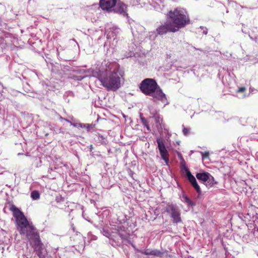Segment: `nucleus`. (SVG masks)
<instances>
[{
    "instance_id": "bb28decb",
    "label": "nucleus",
    "mask_w": 258,
    "mask_h": 258,
    "mask_svg": "<svg viewBox=\"0 0 258 258\" xmlns=\"http://www.w3.org/2000/svg\"><path fill=\"white\" fill-rule=\"evenodd\" d=\"M183 133L184 135H187L189 133V130L187 128L184 127L183 129Z\"/></svg>"
},
{
    "instance_id": "6e6552de",
    "label": "nucleus",
    "mask_w": 258,
    "mask_h": 258,
    "mask_svg": "<svg viewBox=\"0 0 258 258\" xmlns=\"http://www.w3.org/2000/svg\"><path fill=\"white\" fill-rule=\"evenodd\" d=\"M111 12L118 14L123 16L127 15V5L120 0H117L116 4L111 10Z\"/></svg>"
},
{
    "instance_id": "4468645a",
    "label": "nucleus",
    "mask_w": 258,
    "mask_h": 258,
    "mask_svg": "<svg viewBox=\"0 0 258 258\" xmlns=\"http://www.w3.org/2000/svg\"><path fill=\"white\" fill-rule=\"evenodd\" d=\"M186 176L188 180L190 182L192 186L196 189L197 192L200 194L201 192L200 186L198 185L195 177L191 174V172L188 170L187 168H186Z\"/></svg>"
},
{
    "instance_id": "f03ea898",
    "label": "nucleus",
    "mask_w": 258,
    "mask_h": 258,
    "mask_svg": "<svg viewBox=\"0 0 258 258\" xmlns=\"http://www.w3.org/2000/svg\"><path fill=\"white\" fill-rule=\"evenodd\" d=\"M167 17L176 32L190 23L189 16L186 10L183 8H177L169 11Z\"/></svg>"
},
{
    "instance_id": "ddd939ff",
    "label": "nucleus",
    "mask_w": 258,
    "mask_h": 258,
    "mask_svg": "<svg viewBox=\"0 0 258 258\" xmlns=\"http://www.w3.org/2000/svg\"><path fill=\"white\" fill-rule=\"evenodd\" d=\"M37 232L36 228L34 227L32 223L27 224L24 227V231L20 233L21 235H25L27 238L33 236L34 234Z\"/></svg>"
},
{
    "instance_id": "393cba45",
    "label": "nucleus",
    "mask_w": 258,
    "mask_h": 258,
    "mask_svg": "<svg viewBox=\"0 0 258 258\" xmlns=\"http://www.w3.org/2000/svg\"><path fill=\"white\" fill-rule=\"evenodd\" d=\"M118 229L120 230V232H125V228L123 226H117L116 230L118 231Z\"/></svg>"
},
{
    "instance_id": "dca6fc26",
    "label": "nucleus",
    "mask_w": 258,
    "mask_h": 258,
    "mask_svg": "<svg viewBox=\"0 0 258 258\" xmlns=\"http://www.w3.org/2000/svg\"><path fill=\"white\" fill-rule=\"evenodd\" d=\"M209 173L208 172H202L198 173L196 174L197 179L199 180L202 181L204 183L206 182L207 180L209 179Z\"/></svg>"
},
{
    "instance_id": "9b49d317",
    "label": "nucleus",
    "mask_w": 258,
    "mask_h": 258,
    "mask_svg": "<svg viewBox=\"0 0 258 258\" xmlns=\"http://www.w3.org/2000/svg\"><path fill=\"white\" fill-rule=\"evenodd\" d=\"M117 0H100L99 6L102 10L106 11L108 13L111 12L114 5L116 4Z\"/></svg>"
},
{
    "instance_id": "7ed1b4c3",
    "label": "nucleus",
    "mask_w": 258,
    "mask_h": 258,
    "mask_svg": "<svg viewBox=\"0 0 258 258\" xmlns=\"http://www.w3.org/2000/svg\"><path fill=\"white\" fill-rule=\"evenodd\" d=\"M9 210L13 213V215L15 218V223L17 229L20 234L24 231V227L29 224L30 222L24 215V213L20 210L15 205L11 204Z\"/></svg>"
},
{
    "instance_id": "5701e85b",
    "label": "nucleus",
    "mask_w": 258,
    "mask_h": 258,
    "mask_svg": "<svg viewBox=\"0 0 258 258\" xmlns=\"http://www.w3.org/2000/svg\"><path fill=\"white\" fill-rule=\"evenodd\" d=\"M246 90V88L245 87H240L239 88L237 91V92H238V93H241V92H245Z\"/></svg>"
},
{
    "instance_id": "6ab92c4d",
    "label": "nucleus",
    "mask_w": 258,
    "mask_h": 258,
    "mask_svg": "<svg viewBox=\"0 0 258 258\" xmlns=\"http://www.w3.org/2000/svg\"><path fill=\"white\" fill-rule=\"evenodd\" d=\"M30 196L33 200H37L40 199V195L38 191L33 190L31 192Z\"/></svg>"
},
{
    "instance_id": "cd10ccee",
    "label": "nucleus",
    "mask_w": 258,
    "mask_h": 258,
    "mask_svg": "<svg viewBox=\"0 0 258 258\" xmlns=\"http://www.w3.org/2000/svg\"><path fill=\"white\" fill-rule=\"evenodd\" d=\"M209 152H205L204 153H203L202 154V157L203 158H207L209 157Z\"/></svg>"
},
{
    "instance_id": "4be33fe9",
    "label": "nucleus",
    "mask_w": 258,
    "mask_h": 258,
    "mask_svg": "<svg viewBox=\"0 0 258 258\" xmlns=\"http://www.w3.org/2000/svg\"><path fill=\"white\" fill-rule=\"evenodd\" d=\"M118 233L120 236L121 237V239H125L126 237V235L124 233V232H120V230L118 229Z\"/></svg>"
},
{
    "instance_id": "aec40b11",
    "label": "nucleus",
    "mask_w": 258,
    "mask_h": 258,
    "mask_svg": "<svg viewBox=\"0 0 258 258\" xmlns=\"http://www.w3.org/2000/svg\"><path fill=\"white\" fill-rule=\"evenodd\" d=\"M140 119L141 121V123L147 128L148 131H151V129L147 120L143 116H141Z\"/></svg>"
},
{
    "instance_id": "f3484780",
    "label": "nucleus",
    "mask_w": 258,
    "mask_h": 258,
    "mask_svg": "<svg viewBox=\"0 0 258 258\" xmlns=\"http://www.w3.org/2000/svg\"><path fill=\"white\" fill-rule=\"evenodd\" d=\"M206 182V185L208 188L211 187L217 183V182L215 180L214 177L210 173L209 179Z\"/></svg>"
},
{
    "instance_id": "9d476101",
    "label": "nucleus",
    "mask_w": 258,
    "mask_h": 258,
    "mask_svg": "<svg viewBox=\"0 0 258 258\" xmlns=\"http://www.w3.org/2000/svg\"><path fill=\"white\" fill-rule=\"evenodd\" d=\"M151 96L153 97V100L154 102L160 101L163 103H165L167 101L165 94L159 87H157L156 89H155V91L152 93Z\"/></svg>"
},
{
    "instance_id": "a211bd4d",
    "label": "nucleus",
    "mask_w": 258,
    "mask_h": 258,
    "mask_svg": "<svg viewBox=\"0 0 258 258\" xmlns=\"http://www.w3.org/2000/svg\"><path fill=\"white\" fill-rule=\"evenodd\" d=\"M95 124H84V123H79V126L82 128H86L87 129L88 131H90L91 130L93 129L95 127Z\"/></svg>"
},
{
    "instance_id": "39448f33",
    "label": "nucleus",
    "mask_w": 258,
    "mask_h": 258,
    "mask_svg": "<svg viewBox=\"0 0 258 258\" xmlns=\"http://www.w3.org/2000/svg\"><path fill=\"white\" fill-rule=\"evenodd\" d=\"M158 85L155 80L153 79H146L140 84V88L141 91L146 95H151L155 91Z\"/></svg>"
},
{
    "instance_id": "c85d7f7f",
    "label": "nucleus",
    "mask_w": 258,
    "mask_h": 258,
    "mask_svg": "<svg viewBox=\"0 0 258 258\" xmlns=\"http://www.w3.org/2000/svg\"><path fill=\"white\" fill-rule=\"evenodd\" d=\"M181 164L182 166H184V165H185V163H183V162H182V161H181Z\"/></svg>"
},
{
    "instance_id": "f8f14e48",
    "label": "nucleus",
    "mask_w": 258,
    "mask_h": 258,
    "mask_svg": "<svg viewBox=\"0 0 258 258\" xmlns=\"http://www.w3.org/2000/svg\"><path fill=\"white\" fill-rule=\"evenodd\" d=\"M37 232L36 228L34 227L32 223L27 224L24 227V231L20 233L21 235H25L27 238L33 236L34 234Z\"/></svg>"
},
{
    "instance_id": "423d86ee",
    "label": "nucleus",
    "mask_w": 258,
    "mask_h": 258,
    "mask_svg": "<svg viewBox=\"0 0 258 258\" xmlns=\"http://www.w3.org/2000/svg\"><path fill=\"white\" fill-rule=\"evenodd\" d=\"M165 211L167 213H170L173 223L177 224L182 222L180 213L177 207L172 204H168L166 207Z\"/></svg>"
},
{
    "instance_id": "b1692460",
    "label": "nucleus",
    "mask_w": 258,
    "mask_h": 258,
    "mask_svg": "<svg viewBox=\"0 0 258 258\" xmlns=\"http://www.w3.org/2000/svg\"><path fill=\"white\" fill-rule=\"evenodd\" d=\"M177 156L181 161H182L183 163H185V161L180 153H177Z\"/></svg>"
},
{
    "instance_id": "20e7f679",
    "label": "nucleus",
    "mask_w": 258,
    "mask_h": 258,
    "mask_svg": "<svg viewBox=\"0 0 258 258\" xmlns=\"http://www.w3.org/2000/svg\"><path fill=\"white\" fill-rule=\"evenodd\" d=\"M28 239L30 241V245L34 248L38 257L39 258H45L46 250L40 240L38 232H36Z\"/></svg>"
},
{
    "instance_id": "412c9836",
    "label": "nucleus",
    "mask_w": 258,
    "mask_h": 258,
    "mask_svg": "<svg viewBox=\"0 0 258 258\" xmlns=\"http://www.w3.org/2000/svg\"><path fill=\"white\" fill-rule=\"evenodd\" d=\"M182 198L184 199V202L186 203L188 206L193 207L195 206V204L186 196L183 195Z\"/></svg>"
},
{
    "instance_id": "1a4fd4ad",
    "label": "nucleus",
    "mask_w": 258,
    "mask_h": 258,
    "mask_svg": "<svg viewBox=\"0 0 258 258\" xmlns=\"http://www.w3.org/2000/svg\"><path fill=\"white\" fill-rule=\"evenodd\" d=\"M157 143L162 159L164 160L166 164H168L169 162V154L165 148L163 140L158 138L157 139Z\"/></svg>"
},
{
    "instance_id": "0eeeda50",
    "label": "nucleus",
    "mask_w": 258,
    "mask_h": 258,
    "mask_svg": "<svg viewBox=\"0 0 258 258\" xmlns=\"http://www.w3.org/2000/svg\"><path fill=\"white\" fill-rule=\"evenodd\" d=\"M156 32L159 35L162 36L166 35L168 32H176V31L170 22H166L159 26L156 28Z\"/></svg>"
},
{
    "instance_id": "f257e3e1",
    "label": "nucleus",
    "mask_w": 258,
    "mask_h": 258,
    "mask_svg": "<svg viewBox=\"0 0 258 258\" xmlns=\"http://www.w3.org/2000/svg\"><path fill=\"white\" fill-rule=\"evenodd\" d=\"M105 72L100 73L98 79L107 90L115 91L121 87V77L118 74L119 67L114 63H108Z\"/></svg>"
},
{
    "instance_id": "2eb2a0df",
    "label": "nucleus",
    "mask_w": 258,
    "mask_h": 258,
    "mask_svg": "<svg viewBox=\"0 0 258 258\" xmlns=\"http://www.w3.org/2000/svg\"><path fill=\"white\" fill-rule=\"evenodd\" d=\"M141 253L145 255H152L156 257H162L166 252L158 249H146L144 250L141 251Z\"/></svg>"
},
{
    "instance_id": "a878e982",
    "label": "nucleus",
    "mask_w": 258,
    "mask_h": 258,
    "mask_svg": "<svg viewBox=\"0 0 258 258\" xmlns=\"http://www.w3.org/2000/svg\"><path fill=\"white\" fill-rule=\"evenodd\" d=\"M155 121L158 122L159 124H160V117L157 115V116H155L154 117Z\"/></svg>"
}]
</instances>
